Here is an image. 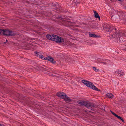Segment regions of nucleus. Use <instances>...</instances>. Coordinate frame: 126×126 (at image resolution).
Wrapping results in <instances>:
<instances>
[{"mask_svg":"<svg viewBox=\"0 0 126 126\" xmlns=\"http://www.w3.org/2000/svg\"><path fill=\"white\" fill-rule=\"evenodd\" d=\"M64 17L62 18L61 16H57L56 17L59 19L62 20L63 21V23L66 25L68 24L69 23H75L74 22H71L69 20H67V18L64 16Z\"/></svg>","mask_w":126,"mask_h":126,"instance_id":"obj_5","label":"nucleus"},{"mask_svg":"<svg viewBox=\"0 0 126 126\" xmlns=\"http://www.w3.org/2000/svg\"><path fill=\"white\" fill-rule=\"evenodd\" d=\"M98 26V24H93L91 25V27L93 28H97V26Z\"/></svg>","mask_w":126,"mask_h":126,"instance_id":"obj_22","label":"nucleus"},{"mask_svg":"<svg viewBox=\"0 0 126 126\" xmlns=\"http://www.w3.org/2000/svg\"><path fill=\"white\" fill-rule=\"evenodd\" d=\"M66 60L68 62L71 63H73L74 61V60L73 59H72L70 57H68L66 59Z\"/></svg>","mask_w":126,"mask_h":126,"instance_id":"obj_17","label":"nucleus"},{"mask_svg":"<svg viewBox=\"0 0 126 126\" xmlns=\"http://www.w3.org/2000/svg\"><path fill=\"white\" fill-rule=\"evenodd\" d=\"M82 82L85 85L89 87L90 88L92 89L93 90H95L98 91H100V90L98 88L95 86L91 82H89V81L82 80Z\"/></svg>","mask_w":126,"mask_h":126,"instance_id":"obj_3","label":"nucleus"},{"mask_svg":"<svg viewBox=\"0 0 126 126\" xmlns=\"http://www.w3.org/2000/svg\"><path fill=\"white\" fill-rule=\"evenodd\" d=\"M26 3H28V4L29 3V2H27V1H26Z\"/></svg>","mask_w":126,"mask_h":126,"instance_id":"obj_36","label":"nucleus"},{"mask_svg":"<svg viewBox=\"0 0 126 126\" xmlns=\"http://www.w3.org/2000/svg\"><path fill=\"white\" fill-rule=\"evenodd\" d=\"M54 37L53 38V41L59 43H63L64 40L63 38L57 35H55Z\"/></svg>","mask_w":126,"mask_h":126,"instance_id":"obj_6","label":"nucleus"},{"mask_svg":"<svg viewBox=\"0 0 126 126\" xmlns=\"http://www.w3.org/2000/svg\"><path fill=\"white\" fill-rule=\"evenodd\" d=\"M120 12H118L117 14L111 18L112 20H118L121 19L120 14H119L120 13Z\"/></svg>","mask_w":126,"mask_h":126,"instance_id":"obj_7","label":"nucleus"},{"mask_svg":"<svg viewBox=\"0 0 126 126\" xmlns=\"http://www.w3.org/2000/svg\"><path fill=\"white\" fill-rule=\"evenodd\" d=\"M104 30L110 34V37L111 38H115V42L117 43H122L125 41V38L121 34L120 32L118 29L110 27L109 25L106 26Z\"/></svg>","mask_w":126,"mask_h":126,"instance_id":"obj_1","label":"nucleus"},{"mask_svg":"<svg viewBox=\"0 0 126 126\" xmlns=\"http://www.w3.org/2000/svg\"><path fill=\"white\" fill-rule=\"evenodd\" d=\"M89 36L90 37H91L93 38H99L100 37V36L94 34H92L90 33L89 32Z\"/></svg>","mask_w":126,"mask_h":126,"instance_id":"obj_15","label":"nucleus"},{"mask_svg":"<svg viewBox=\"0 0 126 126\" xmlns=\"http://www.w3.org/2000/svg\"><path fill=\"white\" fill-rule=\"evenodd\" d=\"M106 97L110 98H113L114 96V95L108 93L106 94Z\"/></svg>","mask_w":126,"mask_h":126,"instance_id":"obj_18","label":"nucleus"},{"mask_svg":"<svg viewBox=\"0 0 126 126\" xmlns=\"http://www.w3.org/2000/svg\"><path fill=\"white\" fill-rule=\"evenodd\" d=\"M110 111L111 112V113L114 116H115V115H116V114L115 113L113 112L111 110H110Z\"/></svg>","mask_w":126,"mask_h":126,"instance_id":"obj_31","label":"nucleus"},{"mask_svg":"<svg viewBox=\"0 0 126 126\" xmlns=\"http://www.w3.org/2000/svg\"><path fill=\"white\" fill-rule=\"evenodd\" d=\"M93 11L94 14V16L96 18L99 19V20L100 19V17L98 13L95 11L94 10Z\"/></svg>","mask_w":126,"mask_h":126,"instance_id":"obj_16","label":"nucleus"},{"mask_svg":"<svg viewBox=\"0 0 126 126\" xmlns=\"http://www.w3.org/2000/svg\"><path fill=\"white\" fill-rule=\"evenodd\" d=\"M55 35L52 34H49L46 35V37L47 39L53 41V39Z\"/></svg>","mask_w":126,"mask_h":126,"instance_id":"obj_10","label":"nucleus"},{"mask_svg":"<svg viewBox=\"0 0 126 126\" xmlns=\"http://www.w3.org/2000/svg\"><path fill=\"white\" fill-rule=\"evenodd\" d=\"M44 70L50 72L51 71V69L49 68H45Z\"/></svg>","mask_w":126,"mask_h":126,"instance_id":"obj_25","label":"nucleus"},{"mask_svg":"<svg viewBox=\"0 0 126 126\" xmlns=\"http://www.w3.org/2000/svg\"><path fill=\"white\" fill-rule=\"evenodd\" d=\"M53 5L55 7H56V4L54 3L53 4Z\"/></svg>","mask_w":126,"mask_h":126,"instance_id":"obj_32","label":"nucleus"},{"mask_svg":"<svg viewBox=\"0 0 126 126\" xmlns=\"http://www.w3.org/2000/svg\"><path fill=\"white\" fill-rule=\"evenodd\" d=\"M39 57L43 60H45V58L42 55H40L39 56Z\"/></svg>","mask_w":126,"mask_h":126,"instance_id":"obj_28","label":"nucleus"},{"mask_svg":"<svg viewBox=\"0 0 126 126\" xmlns=\"http://www.w3.org/2000/svg\"><path fill=\"white\" fill-rule=\"evenodd\" d=\"M44 67H46L44 66H40L39 65L38 66V68L40 70H44L45 68Z\"/></svg>","mask_w":126,"mask_h":126,"instance_id":"obj_24","label":"nucleus"},{"mask_svg":"<svg viewBox=\"0 0 126 126\" xmlns=\"http://www.w3.org/2000/svg\"><path fill=\"white\" fill-rule=\"evenodd\" d=\"M121 34L126 38V31H124L122 32H120Z\"/></svg>","mask_w":126,"mask_h":126,"instance_id":"obj_21","label":"nucleus"},{"mask_svg":"<svg viewBox=\"0 0 126 126\" xmlns=\"http://www.w3.org/2000/svg\"><path fill=\"white\" fill-rule=\"evenodd\" d=\"M66 94H65L63 92H58L56 94V95L57 96L63 99L64 98L66 97Z\"/></svg>","mask_w":126,"mask_h":126,"instance_id":"obj_8","label":"nucleus"},{"mask_svg":"<svg viewBox=\"0 0 126 126\" xmlns=\"http://www.w3.org/2000/svg\"><path fill=\"white\" fill-rule=\"evenodd\" d=\"M119 14L121 15V19H123L124 21L126 22V13H124L122 12H121Z\"/></svg>","mask_w":126,"mask_h":126,"instance_id":"obj_11","label":"nucleus"},{"mask_svg":"<svg viewBox=\"0 0 126 126\" xmlns=\"http://www.w3.org/2000/svg\"><path fill=\"white\" fill-rule=\"evenodd\" d=\"M71 1L72 2V3H76L77 1V0H71Z\"/></svg>","mask_w":126,"mask_h":126,"instance_id":"obj_30","label":"nucleus"},{"mask_svg":"<svg viewBox=\"0 0 126 126\" xmlns=\"http://www.w3.org/2000/svg\"><path fill=\"white\" fill-rule=\"evenodd\" d=\"M122 0H118V1H121Z\"/></svg>","mask_w":126,"mask_h":126,"instance_id":"obj_38","label":"nucleus"},{"mask_svg":"<svg viewBox=\"0 0 126 126\" xmlns=\"http://www.w3.org/2000/svg\"><path fill=\"white\" fill-rule=\"evenodd\" d=\"M121 70H117L115 72V73L117 75V76H120V72H121Z\"/></svg>","mask_w":126,"mask_h":126,"instance_id":"obj_23","label":"nucleus"},{"mask_svg":"<svg viewBox=\"0 0 126 126\" xmlns=\"http://www.w3.org/2000/svg\"><path fill=\"white\" fill-rule=\"evenodd\" d=\"M15 32L9 30L0 29V34L6 36H12L16 35Z\"/></svg>","mask_w":126,"mask_h":126,"instance_id":"obj_2","label":"nucleus"},{"mask_svg":"<svg viewBox=\"0 0 126 126\" xmlns=\"http://www.w3.org/2000/svg\"><path fill=\"white\" fill-rule=\"evenodd\" d=\"M103 61H106L105 62H101L100 63H103L104 64H107L110 62V61L107 60H103Z\"/></svg>","mask_w":126,"mask_h":126,"instance_id":"obj_19","label":"nucleus"},{"mask_svg":"<svg viewBox=\"0 0 126 126\" xmlns=\"http://www.w3.org/2000/svg\"><path fill=\"white\" fill-rule=\"evenodd\" d=\"M45 60H47L49 61L50 62L53 64L55 63H56V61L54 60L53 58L50 56H47L45 58Z\"/></svg>","mask_w":126,"mask_h":126,"instance_id":"obj_9","label":"nucleus"},{"mask_svg":"<svg viewBox=\"0 0 126 126\" xmlns=\"http://www.w3.org/2000/svg\"><path fill=\"white\" fill-rule=\"evenodd\" d=\"M93 69L94 70L95 72H98L99 71V69H96V68L95 67H93Z\"/></svg>","mask_w":126,"mask_h":126,"instance_id":"obj_27","label":"nucleus"},{"mask_svg":"<svg viewBox=\"0 0 126 126\" xmlns=\"http://www.w3.org/2000/svg\"><path fill=\"white\" fill-rule=\"evenodd\" d=\"M92 104L94 105V106H90L89 108H87L89 109L90 110L89 111L90 112L93 113H95V112L96 110L95 109H94L93 108H94L95 107V105L93 103H92Z\"/></svg>","mask_w":126,"mask_h":126,"instance_id":"obj_12","label":"nucleus"},{"mask_svg":"<svg viewBox=\"0 0 126 126\" xmlns=\"http://www.w3.org/2000/svg\"><path fill=\"white\" fill-rule=\"evenodd\" d=\"M118 12L117 11L115 10L114 9L112 10L110 13V17L111 18L113 16H114Z\"/></svg>","mask_w":126,"mask_h":126,"instance_id":"obj_13","label":"nucleus"},{"mask_svg":"<svg viewBox=\"0 0 126 126\" xmlns=\"http://www.w3.org/2000/svg\"><path fill=\"white\" fill-rule=\"evenodd\" d=\"M124 50H126V48L125 49H124Z\"/></svg>","mask_w":126,"mask_h":126,"instance_id":"obj_37","label":"nucleus"},{"mask_svg":"<svg viewBox=\"0 0 126 126\" xmlns=\"http://www.w3.org/2000/svg\"><path fill=\"white\" fill-rule=\"evenodd\" d=\"M102 109L103 110H105V108L104 107L103 108H102Z\"/></svg>","mask_w":126,"mask_h":126,"instance_id":"obj_35","label":"nucleus"},{"mask_svg":"<svg viewBox=\"0 0 126 126\" xmlns=\"http://www.w3.org/2000/svg\"><path fill=\"white\" fill-rule=\"evenodd\" d=\"M1 0H0V1Z\"/></svg>","mask_w":126,"mask_h":126,"instance_id":"obj_39","label":"nucleus"},{"mask_svg":"<svg viewBox=\"0 0 126 126\" xmlns=\"http://www.w3.org/2000/svg\"><path fill=\"white\" fill-rule=\"evenodd\" d=\"M34 53H35V55H36V56H38V55H39L38 54V52L37 51H35L34 52Z\"/></svg>","mask_w":126,"mask_h":126,"instance_id":"obj_29","label":"nucleus"},{"mask_svg":"<svg viewBox=\"0 0 126 126\" xmlns=\"http://www.w3.org/2000/svg\"><path fill=\"white\" fill-rule=\"evenodd\" d=\"M120 76H123L125 75V73L124 71H122L120 72Z\"/></svg>","mask_w":126,"mask_h":126,"instance_id":"obj_26","label":"nucleus"},{"mask_svg":"<svg viewBox=\"0 0 126 126\" xmlns=\"http://www.w3.org/2000/svg\"><path fill=\"white\" fill-rule=\"evenodd\" d=\"M8 41L6 39V42H4V44H6V43Z\"/></svg>","mask_w":126,"mask_h":126,"instance_id":"obj_33","label":"nucleus"},{"mask_svg":"<svg viewBox=\"0 0 126 126\" xmlns=\"http://www.w3.org/2000/svg\"><path fill=\"white\" fill-rule=\"evenodd\" d=\"M77 103L80 105V106H84L87 108H89L90 106H94V105L92 104V103L86 101H77Z\"/></svg>","mask_w":126,"mask_h":126,"instance_id":"obj_4","label":"nucleus"},{"mask_svg":"<svg viewBox=\"0 0 126 126\" xmlns=\"http://www.w3.org/2000/svg\"><path fill=\"white\" fill-rule=\"evenodd\" d=\"M115 117H117L120 120H121L123 122V123H124L125 122H124V120L123 119V118L122 117H121L118 116L116 114V115H115Z\"/></svg>","mask_w":126,"mask_h":126,"instance_id":"obj_20","label":"nucleus"},{"mask_svg":"<svg viewBox=\"0 0 126 126\" xmlns=\"http://www.w3.org/2000/svg\"><path fill=\"white\" fill-rule=\"evenodd\" d=\"M64 99L66 103L71 102L72 101V100L70 99V97L67 96V95H66V97L64 98Z\"/></svg>","mask_w":126,"mask_h":126,"instance_id":"obj_14","label":"nucleus"},{"mask_svg":"<svg viewBox=\"0 0 126 126\" xmlns=\"http://www.w3.org/2000/svg\"><path fill=\"white\" fill-rule=\"evenodd\" d=\"M110 0L111 2H113L114 1V0Z\"/></svg>","mask_w":126,"mask_h":126,"instance_id":"obj_34","label":"nucleus"}]
</instances>
